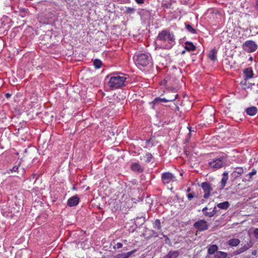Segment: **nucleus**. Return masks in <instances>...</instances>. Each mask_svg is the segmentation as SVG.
Wrapping results in <instances>:
<instances>
[{"mask_svg": "<svg viewBox=\"0 0 258 258\" xmlns=\"http://www.w3.org/2000/svg\"><path fill=\"white\" fill-rule=\"evenodd\" d=\"M184 153L186 156H189L190 155V153L186 148L184 149Z\"/></svg>", "mask_w": 258, "mask_h": 258, "instance_id": "nucleus-38", "label": "nucleus"}, {"mask_svg": "<svg viewBox=\"0 0 258 258\" xmlns=\"http://www.w3.org/2000/svg\"><path fill=\"white\" fill-rule=\"evenodd\" d=\"M9 95H9V94H6V96H7V97H8V96H9Z\"/></svg>", "mask_w": 258, "mask_h": 258, "instance_id": "nucleus-44", "label": "nucleus"}, {"mask_svg": "<svg viewBox=\"0 0 258 258\" xmlns=\"http://www.w3.org/2000/svg\"><path fill=\"white\" fill-rule=\"evenodd\" d=\"M136 251V249H134L126 253H121L120 254H117V255H115V258H128Z\"/></svg>", "mask_w": 258, "mask_h": 258, "instance_id": "nucleus-13", "label": "nucleus"}, {"mask_svg": "<svg viewBox=\"0 0 258 258\" xmlns=\"http://www.w3.org/2000/svg\"><path fill=\"white\" fill-rule=\"evenodd\" d=\"M253 72L251 68H247L243 71V76L246 80L253 78Z\"/></svg>", "mask_w": 258, "mask_h": 258, "instance_id": "nucleus-11", "label": "nucleus"}, {"mask_svg": "<svg viewBox=\"0 0 258 258\" xmlns=\"http://www.w3.org/2000/svg\"><path fill=\"white\" fill-rule=\"evenodd\" d=\"M246 81L245 79H244V80L243 81H241L240 82V85L242 87H244V89H245L246 88L244 87V86H246Z\"/></svg>", "mask_w": 258, "mask_h": 258, "instance_id": "nucleus-35", "label": "nucleus"}, {"mask_svg": "<svg viewBox=\"0 0 258 258\" xmlns=\"http://www.w3.org/2000/svg\"><path fill=\"white\" fill-rule=\"evenodd\" d=\"M126 78L124 75L120 76L118 74L111 75L108 81L109 86L112 89H116L124 86Z\"/></svg>", "mask_w": 258, "mask_h": 258, "instance_id": "nucleus-3", "label": "nucleus"}, {"mask_svg": "<svg viewBox=\"0 0 258 258\" xmlns=\"http://www.w3.org/2000/svg\"><path fill=\"white\" fill-rule=\"evenodd\" d=\"M178 95L173 91H169L167 94L166 98L157 97L152 101V104L155 105L158 102H168L174 101L177 97Z\"/></svg>", "mask_w": 258, "mask_h": 258, "instance_id": "nucleus-4", "label": "nucleus"}, {"mask_svg": "<svg viewBox=\"0 0 258 258\" xmlns=\"http://www.w3.org/2000/svg\"><path fill=\"white\" fill-rule=\"evenodd\" d=\"M131 168L133 171L135 172H142L143 171V169L139 163H132L131 166Z\"/></svg>", "mask_w": 258, "mask_h": 258, "instance_id": "nucleus-14", "label": "nucleus"}, {"mask_svg": "<svg viewBox=\"0 0 258 258\" xmlns=\"http://www.w3.org/2000/svg\"><path fill=\"white\" fill-rule=\"evenodd\" d=\"M172 4L171 3L166 2V1H163L161 4L162 7L166 9H171V8Z\"/></svg>", "mask_w": 258, "mask_h": 258, "instance_id": "nucleus-28", "label": "nucleus"}, {"mask_svg": "<svg viewBox=\"0 0 258 258\" xmlns=\"http://www.w3.org/2000/svg\"><path fill=\"white\" fill-rule=\"evenodd\" d=\"M187 197L188 200L190 201L194 197V194L193 193H189L187 195Z\"/></svg>", "mask_w": 258, "mask_h": 258, "instance_id": "nucleus-34", "label": "nucleus"}, {"mask_svg": "<svg viewBox=\"0 0 258 258\" xmlns=\"http://www.w3.org/2000/svg\"><path fill=\"white\" fill-rule=\"evenodd\" d=\"M209 118L210 120H212V119L214 118V113L212 111H211L209 113Z\"/></svg>", "mask_w": 258, "mask_h": 258, "instance_id": "nucleus-36", "label": "nucleus"}, {"mask_svg": "<svg viewBox=\"0 0 258 258\" xmlns=\"http://www.w3.org/2000/svg\"><path fill=\"white\" fill-rule=\"evenodd\" d=\"M185 49L188 51H195L196 47L192 42L186 41L185 42Z\"/></svg>", "mask_w": 258, "mask_h": 258, "instance_id": "nucleus-18", "label": "nucleus"}, {"mask_svg": "<svg viewBox=\"0 0 258 258\" xmlns=\"http://www.w3.org/2000/svg\"><path fill=\"white\" fill-rule=\"evenodd\" d=\"M245 112L247 113V114L250 115V116H253L257 112V109L255 106H251L250 107H248L245 109Z\"/></svg>", "mask_w": 258, "mask_h": 258, "instance_id": "nucleus-16", "label": "nucleus"}, {"mask_svg": "<svg viewBox=\"0 0 258 258\" xmlns=\"http://www.w3.org/2000/svg\"><path fill=\"white\" fill-rule=\"evenodd\" d=\"M256 174V171L253 169L252 171L249 172L247 175L249 176V178H251L252 176Z\"/></svg>", "mask_w": 258, "mask_h": 258, "instance_id": "nucleus-32", "label": "nucleus"}, {"mask_svg": "<svg viewBox=\"0 0 258 258\" xmlns=\"http://www.w3.org/2000/svg\"><path fill=\"white\" fill-rule=\"evenodd\" d=\"M135 12V10L133 8L128 7L126 9V13L127 14H133Z\"/></svg>", "mask_w": 258, "mask_h": 258, "instance_id": "nucleus-31", "label": "nucleus"}, {"mask_svg": "<svg viewBox=\"0 0 258 258\" xmlns=\"http://www.w3.org/2000/svg\"><path fill=\"white\" fill-rule=\"evenodd\" d=\"M248 248L247 247H245V248H241V249L240 250V251L238 252L239 253H241L242 252H243L245 250H246Z\"/></svg>", "mask_w": 258, "mask_h": 258, "instance_id": "nucleus-40", "label": "nucleus"}, {"mask_svg": "<svg viewBox=\"0 0 258 258\" xmlns=\"http://www.w3.org/2000/svg\"><path fill=\"white\" fill-rule=\"evenodd\" d=\"M134 59L136 65L142 69L149 64L151 57L148 53H138L135 55Z\"/></svg>", "mask_w": 258, "mask_h": 258, "instance_id": "nucleus-2", "label": "nucleus"}, {"mask_svg": "<svg viewBox=\"0 0 258 258\" xmlns=\"http://www.w3.org/2000/svg\"><path fill=\"white\" fill-rule=\"evenodd\" d=\"M208 208L207 207H205L202 210V212H203L204 214L206 216H208L209 217H213L215 214H216V207H215L213 209V210L211 211V212H207V211L208 210Z\"/></svg>", "mask_w": 258, "mask_h": 258, "instance_id": "nucleus-17", "label": "nucleus"}, {"mask_svg": "<svg viewBox=\"0 0 258 258\" xmlns=\"http://www.w3.org/2000/svg\"><path fill=\"white\" fill-rule=\"evenodd\" d=\"M156 40L160 41L163 49L171 48L175 44V38L174 34L169 30L165 29L158 33Z\"/></svg>", "mask_w": 258, "mask_h": 258, "instance_id": "nucleus-1", "label": "nucleus"}, {"mask_svg": "<svg viewBox=\"0 0 258 258\" xmlns=\"http://www.w3.org/2000/svg\"><path fill=\"white\" fill-rule=\"evenodd\" d=\"M253 234L256 238H258V228H256L254 230Z\"/></svg>", "mask_w": 258, "mask_h": 258, "instance_id": "nucleus-37", "label": "nucleus"}, {"mask_svg": "<svg viewBox=\"0 0 258 258\" xmlns=\"http://www.w3.org/2000/svg\"><path fill=\"white\" fill-rule=\"evenodd\" d=\"M255 7H256V9L258 10V0H256Z\"/></svg>", "mask_w": 258, "mask_h": 258, "instance_id": "nucleus-41", "label": "nucleus"}, {"mask_svg": "<svg viewBox=\"0 0 258 258\" xmlns=\"http://www.w3.org/2000/svg\"><path fill=\"white\" fill-rule=\"evenodd\" d=\"M190 191V187H188L187 189V192H189Z\"/></svg>", "mask_w": 258, "mask_h": 258, "instance_id": "nucleus-43", "label": "nucleus"}, {"mask_svg": "<svg viewBox=\"0 0 258 258\" xmlns=\"http://www.w3.org/2000/svg\"><path fill=\"white\" fill-rule=\"evenodd\" d=\"M153 227L157 230L161 229V226L160 221L158 219L156 220L153 223Z\"/></svg>", "mask_w": 258, "mask_h": 258, "instance_id": "nucleus-26", "label": "nucleus"}, {"mask_svg": "<svg viewBox=\"0 0 258 258\" xmlns=\"http://www.w3.org/2000/svg\"><path fill=\"white\" fill-rule=\"evenodd\" d=\"M144 160L146 162H149L151 161L153 156L151 153H147L144 156Z\"/></svg>", "mask_w": 258, "mask_h": 258, "instance_id": "nucleus-27", "label": "nucleus"}, {"mask_svg": "<svg viewBox=\"0 0 258 258\" xmlns=\"http://www.w3.org/2000/svg\"><path fill=\"white\" fill-rule=\"evenodd\" d=\"M217 50L216 48L212 49L208 54L209 58L215 61L217 59Z\"/></svg>", "mask_w": 258, "mask_h": 258, "instance_id": "nucleus-19", "label": "nucleus"}, {"mask_svg": "<svg viewBox=\"0 0 258 258\" xmlns=\"http://www.w3.org/2000/svg\"><path fill=\"white\" fill-rule=\"evenodd\" d=\"M179 252L177 250H170L163 258H177Z\"/></svg>", "mask_w": 258, "mask_h": 258, "instance_id": "nucleus-15", "label": "nucleus"}, {"mask_svg": "<svg viewBox=\"0 0 258 258\" xmlns=\"http://www.w3.org/2000/svg\"><path fill=\"white\" fill-rule=\"evenodd\" d=\"M209 164L210 166L214 169H219L225 166V159L224 157H221L213 159Z\"/></svg>", "mask_w": 258, "mask_h": 258, "instance_id": "nucleus-5", "label": "nucleus"}, {"mask_svg": "<svg viewBox=\"0 0 258 258\" xmlns=\"http://www.w3.org/2000/svg\"><path fill=\"white\" fill-rule=\"evenodd\" d=\"M113 248L114 249H119L122 247V244L121 242H117L115 243V241L113 242Z\"/></svg>", "mask_w": 258, "mask_h": 258, "instance_id": "nucleus-30", "label": "nucleus"}, {"mask_svg": "<svg viewBox=\"0 0 258 258\" xmlns=\"http://www.w3.org/2000/svg\"><path fill=\"white\" fill-rule=\"evenodd\" d=\"M229 203L228 202L226 201L222 203H220L217 205V207L223 210H226L229 207Z\"/></svg>", "mask_w": 258, "mask_h": 258, "instance_id": "nucleus-23", "label": "nucleus"}, {"mask_svg": "<svg viewBox=\"0 0 258 258\" xmlns=\"http://www.w3.org/2000/svg\"><path fill=\"white\" fill-rule=\"evenodd\" d=\"M227 256V253L219 251H217L216 253H215L214 255V258H226Z\"/></svg>", "mask_w": 258, "mask_h": 258, "instance_id": "nucleus-24", "label": "nucleus"}, {"mask_svg": "<svg viewBox=\"0 0 258 258\" xmlns=\"http://www.w3.org/2000/svg\"><path fill=\"white\" fill-rule=\"evenodd\" d=\"M228 179V173L227 172H224L223 174V177L222 178L221 182V186L222 188H223L225 186Z\"/></svg>", "mask_w": 258, "mask_h": 258, "instance_id": "nucleus-20", "label": "nucleus"}, {"mask_svg": "<svg viewBox=\"0 0 258 258\" xmlns=\"http://www.w3.org/2000/svg\"><path fill=\"white\" fill-rule=\"evenodd\" d=\"M19 167H20L19 165L18 166H15L10 170L12 172H18V169H19Z\"/></svg>", "mask_w": 258, "mask_h": 258, "instance_id": "nucleus-33", "label": "nucleus"}, {"mask_svg": "<svg viewBox=\"0 0 258 258\" xmlns=\"http://www.w3.org/2000/svg\"><path fill=\"white\" fill-rule=\"evenodd\" d=\"M201 187L204 192V198L206 199H208L211 195V191L213 190L211 184L208 182H202L201 183Z\"/></svg>", "mask_w": 258, "mask_h": 258, "instance_id": "nucleus-7", "label": "nucleus"}, {"mask_svg": "<svg viewBox=\"0 0 258 258\" xmlns=\"http://www.w3.org/2000/svg\"><path fill=\"white\" fill-rule=\"evenodd\" d=\"M161 178L164 184H168L176 180L175 176L170 172L163 173L162 174Z\"/></svg>", "mask_w": 258, "mask_h": 258, "instance_id": "nucleus-8", "label": "nucleus"}, {"mask_svg": "<svg viewBox=\"0 0 258 258\" xmlns=\"http://www.w3.org/2000/svg\"><path fill=\"white\" fill-rule=\"evenodd\" d=\"M244 170L242 167H237L235 168L231 175L234 178L240 176L243 173Z\"/></svg>", "mask_w": 258, "mask_h": 258, "instance_id": "nucleus-12", "label": "nucleus"}, {"mask_svg": "<svg viewBox=\"0 0 258 258\" xmlns=\"http://www.w3.org/2000/svg\"><path fill=\"white\" fill-rule=\"evenodd\" d=\"M138 4H142L144 3V0H135Z\"/></svg>", "mask_w": 258, "mask_h": 258, "instance_id": "nucleus-39", "label": "nucleus"}, {"mask_svg": "<svg viewBox=\"0 0 258 258\" xmlns=\"http://www.w3.org/2000/svg\"><path fill=\"white\" fill-rule=\"evenodd\" d=\"M242 47L246 52H252L256 50L257 45L253 41L247 40L243 44Z\"/></svg>", "mask_w": 258, "mask_h": 258, "instance_id": "nucleus-6", "label": "nucleus"}, {"mask_svg": "<svg viewBox=\"0 0 258 258\" xmlns=\"http://www.w3.org/2000/svg\"><path fill=\"white\" fill-rule=\"evenodd\" d=\"M195 228L200 231H205L208 229L209 225L205 220H200L194 224Z\"/></svg>", "mask_w": 258, "mask_h": 258, "instance_id": "nucleus-9", "label": "nucleus"}, {"mask_svg": "<svg viewBox=\"0 0 258 258\" xmlns=\"http://www.w3.org/2000/svg\"><path fill=\"white\" fill-rule=\"evenodd\" d=\"M79 200L80 199L78 196H73L68 200L67 205L69 207L76 206L79 204Z\"/></svg>", "mask_w": 258, "mask_h": 258, "instance_id": "nucleus-10", "label": "nucleus"}, {"mask_svg": "<svg viewBox=\"0 0 258 258\" xmlns=\"http://www.w3.org/2000/svg\"><path fill=\"white\" fill-rule=\"evenodd\" d=\"M218 250V246L216 244H213L209 246L208 249V252L209 254H213L217 252Z\"/></svg>", "mask_w": 258, "mask_h": 258, "instance_id": "nucleus-22", "label": "nucleus"}, {"mask_svg": "<svg viewBox=\"0 0 258 258\" xmlns=\"http://www.w3.org/2000/svg\"><path fill=\"white\" fill-rule=\"evenodd\" d=\"M240 243V240L237 238H232L229 240L227 242V244L231 246H236Z\"/></svg>", "mask_w": 258, "mask_h": 258, "instance_id": "nucleus-21", "label": "nucleus"}, {"mask_svg": "<svg viewBox=\"0 0 258 258\" xmlns=\"http://www.w3.org/2000/svg\"><path fill=\"white\" fill-rule=\"evenodd\" d=\"M93 64L97 69H100L102 65V61L99 59H95L93 61Z\"/></svg>", "mask_w": 258, "mask_h": 258, "instance_id": "nucleus-25", "label": "nucleus"}, {"mask_svg": "<svg viewBox=\"0 0 258 258\" xmlns=\"http://www.w3.org/2000/svg\"><path fill=\"white\" fill-rule=\"evenodd\" d=\"M207 117H208V115H206V117H205V118H206V119H208Z\"/></svg>", "mask_w": 258, "mask_h": 258, "instance_id": "nucleus-45", "label": "nucleus"}, {"mask_svg": "<svg viewBox=\"0 0 258 258\" xmlns=\"http://www.w3.org/2000/svg\"><path fill=\"white\" fill-rule=\"evenodd\" d=\"M185 27L188 32H190L192 34L196 33V30L192 28V27L190 24H186L185 25Z\"/></svg>", "mask_w": 258, "mask_h": 258, "instance_id": "nucleus-29", "label": "nucleus"}, {"mask_svg": "<svg viewBox=\"0 0 258 258\" xmlns=\"http://www.w3.org/2000/svg\"><path fill=\"white\" fill-rule=\"evenodd\" d=\"M185 53V50H183V51L181 52V54H184Z\"/></svg>", "mask_w": 258, "mask_h": 258, "instance_id": "nucleus-42", "label": "nucleus"}]
</instances>
